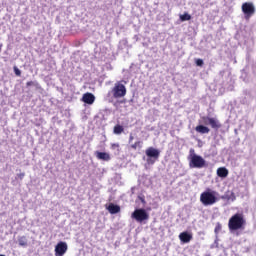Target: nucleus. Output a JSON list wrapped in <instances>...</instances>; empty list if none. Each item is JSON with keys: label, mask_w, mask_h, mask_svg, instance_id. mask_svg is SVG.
I'll return each mask as SVG.
<instances>
[{"label": "nucleus", "mask_w": 256, "mask_h": 256, "mask_svg": "<svg viewBox=\"0 0 256 256\" xmlns=\"http://www.w3.org/2000/svg\"><path fill=\"white\" fill-rule=\"evenodd\" d=\"M112 95L114 99H121L127 95V88L121 83H116L112 89Z\"/></svg>", "instance_id": "5"}, {"label": "nucleus", "mask_w": 256, "mask_h": 256, "mask_svg": "<svg viewBox=\"0 0 256 256\" xmlns=\"http://www.w3.org/2000/svg\"><path fill=\"white\" fill-rule=\"evenodd\" d=\"M246 225L247 221L245 220V216H243L242 213H236L232 215L228 221V229L230 233H235L236 231H243Z\"/></svg>", "instance_id": "1"}, {"label": "nucleus", "mask_w": 256, "mask_h": 256, "mask_svg": "<svg viewBox=\"0 0 256 256\" xmlns=\"http://www.w3.org/2000/svg\"><path fill=\"white\" fill-rule=\"evenodd\" d=\"M33 85H35V82H33V81H29V82L26 83L27 87H31Z\"/></svg>", "instance_id": "24"}, {"label": "nucleus", "mask_w": 256, "mask_h": 256, "mask_svg": "<svg viewBox=\"0 0 256 256\" xmlns=\"http://www.w3.org/2000/svg\"><path fill=\"white\" fill-rule=\"evenodd\" d=\"M124 128L123 126L117 124L116 126H114V133L115 135H121V133H123Z\"/></svg>", "instance_id": "17"}, {"label": "nucleus", "mask_w": 256, "mask_h": 256, "mask_svg": "<svg viewBox=\"0 0 256 256\" xmlns=\"http://www.w3.org/2000/svg\"><path fill=\"white\" fill-rule=\"evenodd\" d=\"M135 139V137L132 136V134L129 136V143H131Z\"/></svg>", "instance_id": "26"}, {"label": "nucleus", "mask_w": 256, "mask_h": 256, "mask_svg": "<svg viewBox=\"0 0 256 256\" xmlns=\"http://www.w3.org/2000/svg\"><path fill=\"white\" fill-rule=\"evenodd\" d=\"M18 244L20 245V247H27V237L25 236L18 237Z\"/></svg>", "instance_id": "16"}, {"label": "nucleus", "mask_w": 256, "mask_h": 256, "mask_svg": "<svg viewBox=\"0 0 256 256\" xmlns=\"http://www.w3.org/2000/svg\"><path fill=\"white\" fill-rule=\"evenodd\" d=\"M146 155L152 158L147 159L148 165H155V162L159 159L161 152L153 147H149L146 149Z\"/></svg>", "instance_id": "6"}, {"label": "nucleus", "mask_w": 256, "mask_h": 256, "mask_svg": "<svg viewBox=\"0 0 256 256\" xmlns=\"http://www.w3.org/2000/svg\"><path fill=\"white\" fill-rule=\"evenodd\" d=\"M14 73L17 77H21V70L17 66H14Z\"/></svg>", "instance_id": "21"}, {"label": "nucleus", "mask_w": 256, "mask_h": 256, "mask_svg": "<svg viewBox=\"0 0 256 256\" xmlns=\"http://www.w3.org/2000/svg\"><path fill=\"white\" fill-rule=\"evenodd\" d=\"M218 201L219 199L215 196V191H204L200 195V202L204 207L215 205Z\"/></svg>", "instance_id": "2"}, {"label": "nucleus", "mask_w": 256, "mask_h": 256, "mask_svg": "<svg viewBox=\"0 0 256 256\" xmlns=\"http://www.w3.org/2000/svg\"><path fill=\"white\" fill-rule=\"evenodd\" d=\"M217 175L218 177H221L222 179H225L229 175V170L225 167H220L217 169Z\"/></svg>", "instance_id": "15"}, {"label": "nucleus", "mask_w": 256, "mask_h": 256, "mask_svg": "<svg viewBox=\"0 0 256 256\" xmlns=\"http://www.w3.org/2000/svg\"><path fill=\"white\" fill-rule=\"evenodd\" d=\"M179 239L182 243H190L193 239V234L189 232H182L179 234Z\"/></svg>", "instance_id": "11"}, {"label": "nucleus", "mask_w": 256, "mask_h": 256, "mask_svg": "<svg viewBox=\"0 0 256 256\" xmlns=\"http://www.w3.org/2000/svg\"><path fill=\"white\" fill-rule=\"evenodd\" d=\"M180 21H191V14L185 12L184 14L180 15Z\"/></svg>", "instance_id": "18"}, {"label": "nucleus", "mask_w": 256, "mask_h": 256, "mask_svg": "<svg viewBox=\"0 0 256 256\" xmlns=\"http://www.w3.org/2000/svg\"><path fill=\"white\" fill-rule=\"evenodd\" d=\"M107 210L111 215H115L117 213L121 212V207L119 205H115L113 203H110L109 206L107 207Z\"/></svg>", "instance_id": "13"}, {"label": "nucleus", "mask_w": 256, "mask_h": 256, "mask_svg": "<svg viewBox=\"0 0 256 256\" xmlns=\"http://www.w3.org/2000/svg\"><path fill=\"white\" fill-rule=\"evenodd\" d=\"M67 253V243L59 242L55 247V256H64Z\"/></svg>", "instance_id": "9"}, {"label": "nucleus", "mask_w": 256, "mask_h": 256, "mask_svg": "<svg viewBox=\"0 0 256 256\" xmlns=\"http://www.w3.org/2000/svg\"><path fill=\"white\" fill-rule=\"evenodd\" d=\"M223 229V226L221 225V223H216L215 229H214V233H216V235H219L220 231Z\"/></svg>", "instance_id": "19"}, {"label": "nucleus", "mask_w": 256, "mask_h": 256, "mask_svg": "<svg viewBox=\"0 0 256 256\" xmlns=\"http://www.w3.org/2000/svg\"><path fill=\"white\" fill-rule=\"evenodd\" d=\"M82 101L87 105H93L95 103V95H93V93L87 92L83 94Z\"/></svg>", "instance_id": "10"}, {"label": "nucleus", "mask_w": 256, "mask_h": 256, "mask_svg": "<svg viewBox=\"0 0 256 256\" xmlns=\"http://www.w3.org/2000/svg\"><path fill=\"white\" fill-rule=\"evenodd\" d=\"M202 120L204 121V123L207 125H210V127H212L214 129V131H219V129H221L222 125L221 122H219V120H217V118H211V117H207L204 116L202 117Z\"/></svg>", "instance_id": "8"}, {"label": "nucleus", "mask_w": 256, "mask_h": 256, "mask_svg": "<svg viewBox=\"0 0 256 256\" xmlns=\"http://www.w3.org/2000/svg\"><path fill=\"white\" fill-rule=\"evenodd\" d=\"M196 65H197L198 67H203V59H197V60H196Z\"/></svg>", "instance_id": "22"}, {"label": "nucleus", "mask_w": 256, "mask_h": 256, "mask_svg": "<svg viewBox=\"0 0 256 256\" xmlns=\"http://www.w3.org/2000/svg\"><path fill=\"white\" fill-rule=\"evenodd\" d=\"M242 12L244 14V19L249 21L253 15H255V5L251 2H245L242 4Z\"/></svg>", "instance_id": "4"}, {"label": "nucleus", "mask_w": 256, "mask_h": 256, "mask_svg": "<svg viewBox=\"0 0 256 256\" xmlns=\"http://www.w3.org/2000/svg\"><path fill=\"white\" fill-rule=\"evenodd\" d=\"M192 153H195V150H191Z\"/></svg>", "instance_id": "28"}, {"label": "nucleus", "mask_w": 256, "mask_h": 256, "mask_svg": "<svg viewBox=\"0 0 256 256\" xmlns=\"http://www.w3.org/2000/svg\"><path fill=\"white\" fill-rule=\"evenodd\" d=\"M131 149H133L134 151H137V147L141 148V141H136L134 144H132Z\"/></svg>", "instance_id": "20"}, {"label": "nucleus", "mask_w": 256, "mask_h": 256, "mask_svg": "<svg viewBox=\"0 0 256 256\" xmlns=\"http://www.w3.org/2000/svg\"><path fill=\"white\" fill-rule=\"evenodd\" d=\"M195 131L197 133H200L201 135H205V134L209 133L211 131V129H209V127L204 126V125H198L195 127Z\"/></svg>", "instance_id": "14"}, {"label": "nucleus", "mask_w": 256, "mask_h": 256, "mask_svg": "<svg viewBox=\"0 0 256 256\" xmlns=\"http://www.w3.org/2000/svg\"><path fill=\"white\" fill-rule=\"evenodd\" d=\"M205 165H206V162H205V159H203V157L197 154L191 155L190 162H189V167L191 169H203Z\"/></svg>", "instance_id": "3"}, {"label": "nucleus", "mask_w": 256, "mask_h": 256, "mask_svg": "<svg viewBox=\"0 0 256 256\" xmlns=\"http://www.w3.org/2000/svg\"><path fill=\"white\" fill-rule=\"evenodd\" d=\"M0 51H1V47H0Z\"/></svg>", "instance_id": "29"}, {"label": "nucleus", "mask_w": 256, "mask_h": 256, "mask_svg": "<svg viewBox=\"0 0 256 256\" xmlns=\"http://www.w3.org/2000/svg\"><path fill=\"white\" fill-rule=\"evenodd\" d=\"M112 149H119V144L114 143L111 145Z\"/></svg>", "instance_id": "25"}, {"label": "nucleus", "mask_w": 256, "mask_h": 256, "mask_svg": "<svg viewBox=\"0 0 256 256\" xmlns=\"http://www.w3.org/2000/svg\"><path fill=\"white\" fill-rule=\"evenodd\" d=\"M17 177H18V179L23 180V178L25 177V173L24 172L19 173V174H17Z\"/></svg>", "instance_id": "23"}, {"label": "nucleus", "mask_w": 256, "mask_h": 256, "mask_svg": "<svg viewBox=\"0 0 256 256\" xmlns=\"http://www.w3.org/2000/svg\"><path fill=\"white\" fill-rule=\"evenodd\" d=\"M141 202H142V203H145V198H141Z\"/></svg>", "instance_id": "27"}, {"label": "nucleus", "mask_w": 256, "mask_h": 256, "mask_svg": "<svg viewBox=\"0 0 256 256\" xmlns=\"http://www.w3.org/2000/svg\"><path fill=\"white\" fill-rule=\"evenodd\" d=\"M132 219H135L138 223H143V221H148L149 213L145 209H136L132 213Z\"/></svg>", "instance_id": "7"}, {"label": "nucleus", "mask_w": 256, "mask_h": 256, "mask_svg": "<svg viewBox=\"0 0 256 256\" xmlns=\"http://www.w3.org/2000/svg\"><path fill=\"white\" fill-rule=\"evenodd\" d=\"M95 155L100 161H111V155L107 152L96 151Z\"/></svg>", "instance_id": "12"}]
</instances>
